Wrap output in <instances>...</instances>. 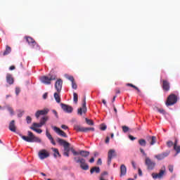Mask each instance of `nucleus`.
I'll list each match as a JSON object with an SVG mask.
<instances>
[{
    "label": "nucleus",
    "instance_id": "obj_1",
    "mask_svg": "<svg viewBox=\"0 0 180 180\" xmlns=\"http://www.w3.org/2000/svg\"><path fill=\"white\" fill-rule=\"evenodd\" d=\"M28 136H21V138L25 141H27V143H41V139L40 138L34 136L33 134V132L28 131Z\"/></svg>",
    "mask_w": 180,
    "mask_h": 180
},
{
    "label": "nucleus",
    "instance_id": "obj_2",
    "mask_svg": "<svg viewBox=\"0 0 180 180\" xmlns=\"http://www.w3.org/2000/svg\"><path fill=\"white\" fill-rule=\"evenodd\" d=\"M39 79L44 85H51V81H56L57 79V76L49 74L48 76H41Z\"/></svg>",
    "mask_w": 180,
    "mask_h": 180
},
{
    "label": "nucleus",
    "instance_id": "obj_3",
    "mask_svg": "<svg viewBox=\"0 0 180 180\" xmlns=\"http://www.w3.org/2000/svg\"><path fill=\"white\" fill-rule=\"evenodd\" d=\"M74 160L77 164L80 165V168H82L83 171H88V169H89V165H88V163H86V160L84 158L75 157L74 158Z\"/></svg>",
    "mask_w": 180,
    "mask_h": 180
},
{
    "label": "nucleus",
    "instance_id": "obj_4",
    "mask_svg": "<svg viewBox=\"0 0 180 180\" xmlns=\"http://www.w3.org/2000/svg\"><path fill=\"white\" fill-rule=\"evenodd\" d=\"M178 102V97L175 94H170L167 99L165 103L167 106H172V105H175Z\"/></svg>",
    "mask_w": 180,
    "mask_h": 180
},
{
    "label": "nucleus",
    "instance_id": "obj_5",
    "mask_svg": "<svg viewBox=\"0 0 180 180\" xmlns=\"http://www.w3.org/2000/svg\"><path fill=\"white\" fill-rule=\"evenodd\" d=\"M86 108V98L84 97L82 101V107L77 109V115L79 116H82V115H85L87 112Z\"/></svg>",
    "mask_w": 180,
    "mask_h": 180
},
{
    "label": "nucleus",
    "instance_id": "obj_6",
    "mask_svg": "<svg viewBox=\"0 0 180 180\" xmlns=\"http://www.w3.org/2000/svg\"><path fill=\"white\" fill-rule=\"evenodd\" d=\"M25 39L32 49H40L37 42L32 37H25Z\"/></svg>",
    "mask_w": 180,
    "mask_h": 180
},
{
    "label": "nucleus",
    "instance_id": "obj_7",
    "mask_svg": "<svg viewBox=\"0 0 180 180\" xmlns=\"http://www.w3.org/2000/svg\"><path fill=\"white\" fill-rule=\"evenodd\" d=\"M74 129L76 130V131H83V133H88V131H95V128L94 127H84L79 125H75Z\"/></svg>",
    "mask_w": 180,
    "mask_h": 180
},
{
    "label": "nucleus",
    "instance_id": "obj_8",
    "mask_svg": "<svg viewBox=\"0 0 180 180\" xmlns=\"http://www.w3.org/2000/svg\"><path fill=\"white\" fill-rule=\"evenodd\" d=\"M164 174H165V166L162 167L158 174L153 173L152 177L153 179H161L164 176Z\"/></svg>",
    "mask_w": 180,
    "mask_h": 180
},
{
    "label": "nucleus",
    "instance_id": "obj_9",
    "mask_svg": "<svg viewBox=\"0 0 180 180\" xmlns=\"http://www.w3.org/2000/svg\"><path fill=\"white\" fill-rule=\"evenodd\" d=\"M38 156L40 158V160H45V158H49L50 157V153L47 150L42 149L39 151Z\"/></svg>",
    "mask_w": 180,
    "mask_h": 180
},
{
    "label": "nucleus",
    "instance_id": "obj_10",
    "mask_svg": "<svg viewBox=\"0 0 180 180\" xmlns=\"http://www.w3.org/2000/svg\"><path fill=\"white\" fill-rule=\"evenodd\" d=\"M72 153L73 155H81L84 158H86V157L89 156V151H86V150H79V152H77L75 150L72 149Z\"/></svg>",
    "mask_w": 180,
    "mask_h": 180
},
{
    "label": "nucleus",
    "instance_id": "obj_11",
    "mask_svg": "<svg viewBox=\"0 0 180 180\" xmlns=\"http://www.w3.org/2000/svg\"><path fill=\"white\" fill-rule=\"evenodd\" d=\"M145 164L148 167V169L153 170L155 167V162H153L148 157L146 158Z\"/></svg>",
    "mask_w": 180,
    "mask_h": 180
},
{
    "label": "nucleus",
    "instance_id": "obj_12",
    "mask_svg": "<svg viewBox=\"0 0 180 180\" xmlns=\"http://www.w3.org/2000/svg\"><path fill=\"white\" fill-rule=\"evenodd\" d=\"M60 106L63 110L66 113H72V110H74V108H72L71 105H68L63 103H60Z\"/></svg>",
    "mask_w": 180,
    "mask_h": 180
},
{
    "label": "nucleus",
    "instance_id": "obj_13",
    "mask_svg": "<svg viewBox=\"0 0 180 180\" xmlns=\"http://www.w3.org/2000/svg\"><path fill=\"white\" fill-rule=\"evenodd\" d=\"M116 151L113 149H110L108 151V165H110V163L112 162V158H113V157H116Z\"/></svg>",
    "mask_w": 180,
    "mask_h": 180
},
{
    "label": "nucleus",
    "instance_id": "obj_14",
    "mask_svg": "<svg viewBox=\"0 0 180 180\" xmlns=\"http://www.w3.org/2000/svg\"><path fill=\"white\" fill-rule=\"evenodd\" d=\"M52 129L54 130V131H56V133H57V134H58V136H60L61 137H65V139H67V137H68L67 134H65L64 131L60 129V128L57 127H52Z\"/></svg>",
    "mask_w": 180,
    "mask_h": 180
},
{
    "label": "nucleus",
    "instance_id": "obj_15",
    "mask_svg": "<svg viewBox=\"0 0 180 180\" xmlns=\"http://www.w3.org/2000/svg\"><path fill=\"white\" fill-rule=\"evenodd\" d=\"M49 111L50 110H49V108H44V110H37L35 113V117H37V119H39L40 116H44V115H47Z\"/></svg>",
    "mask_w": 180,
    "mask_h": 180
},
{
    "label": "nucleus",
    "instance_id": "obj_16",
    "mask_svg": "<svg viewBox=\"0 0 180 180\" xmlns=\"http://www.w3.org/2000/svg\"><path fill=\"white\" fill-rule=\"evenodd\" d=\"M55 88L58 94L61 92L63 89V79H59L55 83Z\"/></svg>",
    "mask_w": 180,
    "mask_h": 180
},
{
    "label": "nucleus",
    "instance_id": "obj_17",
    "mask_svg": "<svg viewBox=\"0 0 180 180\" xmlns=\"http://www.w3.org/2000/svg\"><path fill=\"white\" fill-rule=\"evenodd\" d=\"M146 140L150 146H154L155 143H157V137L154 136H147Z\"/></svg>",
    "mask_w": 180,
    "mask_h": 180
},
{
    "label": "nucleus",
    "instance_id": "obj_18",
    "mask_svg": "<svg viewBox=\"0 0 180 180\" xmlns=\"http://www.w3.org/2000/svg\"><path fill=\"white\" fill-rule=\"evenodd\" d=\"M6 81L8 85H13V82H15L13 77H12V75L9 73H8L6 76Z\"/></svg>",
    "mask_w": 180,
    "mask_h": 180
},
{
    "label": "nucleus",
    "instance_id": "obj_19",
    "mask_svg": "<svg viewBox=\"0 0 180 180\" xmlns=\"http://www.w3.org/2000/svg\"><path fill=\"white\" fill-rule=\"evenodd\" d=\"M162 89L163 91H165L166 92H168L169 91V82L167 80H162Z\"/></svg>",
    "mask_w": 180,
    "mask_h": 180
},
{
    "label": "nucleus",
    "instance_id": "obj_20",
    "mask_svg": "<svg viewBox=\"0 0 180 180\" xmlns=\"http://www.w3.org/2000/svg\"><path fill=\"white\" fill-rule=\"evenodd\" d=\"M57 143L60 144V146H63V147L65 146H70V143L67 142L65 140L62 139L60 138H57L56 139Z\"/></svg>",
    "mask_w": 180,
    "mask_h": 180
},
{
    "label": "nucleus",
    "instance_id": "obj_21",
    "mask_svg": "<svg viewBox=\"0 0 180 180\" xmlns=\"http://www.w3.org/2000/svg\"><path fill=\"white\" fill-rule=\"evenodd\" d=\"M57 143L60 144V146H63V147L65 146H70V143L67 142L65 140L62 139L60 138H57L56 139Z\"/></svg>",
    "mask_w": 180,
    "mask_h": 180
},
{
    "label": "nucleus",
    "instance_id": "obj_22",
    "mask_svg": "<svg viewBox=\"0 0 180 180\" xmlns=\"http://www.w3.org/2000/svg\"><path fill=\"white\" fill-rule=\"evenodd\" d=\"M8 129L11 131H13V133L16 131V125L15 124V120H13L10 122Z\"/></svg>",
    "mask_w": 180,
    "mask_h": 180
},
{
    "label": "nucleus",
    "instance_id": "obj_23",
    "mask_svg": "<svg viewBox=\"0 0 180 180\" xmlns=\"http://www.w3.org/2000/svg\"><path fill=\"white\" fill-rule=\"evenodd\" d=\"M127 172V168L126 167V165H121L120 166V176H124Z\"/></svg>",
    "mask_w": 180,
    "mask_h": 180
},
{
    "label": "nucleus",
    "instance_id": "obj_24",
    "mask_svg": "<svg viewBox=\"0 0 180 180\" xmlns=\"http://www.w3.org/2000/svg\"><path fill=\"white\" fill-rule=\"evenodd\" d=\"M46 136L49 139V140H50L51 144L56 146V141H54V139L53 138V136H51V134L49 132V129H46Z\"/></svg>",
    "mask_w": 180,
    "mask_h": 180
},
{
    "label": "nucleus",
    "instance_id": "obj_25",
    "mask_svg": "<svg viewBox=\"0 0 180 180\" xmlns=\"http://www.w3.org/2000/svg\"><path fill=\"white\" fill-rule=\"evenodd\" d=\"M173 148H174V150H176V154H179V153H180V146H178V139H176V138H175Z\"/></svg>",
    "mask_w": 180,
    "mask_h": 180
},
{
    "label": "nucleus",
    "instance_id": "obj_26",
    "mask_svg": "<svg viewBox=\"0 0 180 180\" xmlns=\"http://www.w3.org/2000/svg\"><path fill=\"white\" fill-rule=\"evenodd\" d=\"M52 150L53 151V157L55 158H57V157H61V155H60V152L58 151V149L56 148H52Z\"/></svg>",
    "mask_w": 180,
    "mask_h": 180
},
{
    "label": "nucleus",
    "instance_id": "obj_27",
    "mask_svg": "<svg viewBox=\"0 0 180 180\" xmlns=\"http://www.w3.org/2000/svg\"><path fill=\"white\" fill-rule=\"evenodd\" d=\"M94 172H95L96 174H99V172H101V169L98 167H94L91 169L90 173L93 174Z\"/></svg>",
    "mask_w": 180,
    "mask_h": 180
},
{
    "label": "nucleus",
    "instance_id": "obj_28",
    "mask_svg": "<svg viewBox=\"0 0 180 180\" xmlns=\"http://www.w3.org/2000/svg\"><path fill=\"white\" fill-rule=\"evenodd\" d=\"M11 51H12V49L9 46L6 45V50L4 51L3 56H8V54H9Z\"/></svg>",
    "mask_w": 180,
    "mask_h": 180
},
{
    "label": "nucleus",
    "instance_id": "obj_29",
    "mask_svg": "<svg viewBox=\"0 0 180 180\" xmlns=\"http://www.w3.org/2000/svg\"><path fill=\"white\" fill-rule=\"evenodd\" d=\"M47 120H49V117L47 116H44V117H42L40 120V124L42 125V126H44V124H46V122H47Z\"/></svg>",
    "mask_w": 180,
    "mask_h": 180
},
{
    "label": "nucleus",
    "instance_id": "obj_30",
    "mask_svg": "<svg viewBox=\"0 0 180 180\" xmlns=\"http://www.w3.org/2000/svg\"><path fill=\"white\" fill-rule=\"evenodd\" d=\"M139 144H140L142 147H146V146H147V141L145 139H141L139 140Z\"/></svg>",
    "mask_w": 180,
    "mask_h": 180
},
{
    "label": "nucleus",
    "instance_id": "obj_31",
    "mask_svg": "<svg viewBox=\"0 0 180 180\" xmlns=\"http://www.w3.org/2000/svg\"><path fill=\"white\" fill-rule=\"evenodd\" d=\"M54 98H55L57 103H60V102H61V98L60 97L58 92L54 94Z\"/></svg>",
    "mask_w": 180,
    "mask_h": 180
},
{
    "label": "nucleus",
    "instance_id": "obj_32",
    "mask_svg": "<svg viewBox=\"0 0 180 180\" xmlns=\"http://www.w3.org/2000/svg\"><path fill=\"white\" fill-rule=\"evenodd\" d=\"M127 86H131V88H134L139 94H140V92H141V91H140L139 89L137 86H136L135 85H134L132 84L128 83V84H127Z\"/></svg>",
    "mask_w": 180,
    "mask_h": 180
},
{
    "label": "nucleus",
    "instance_id": "obj_33",
    "mask_svg": "<svg viewBox=\"0 0 180 180\" xmlns=\"http://www.w3.org/2000/svg\"><path fill=\"white\" fill-rule=\"evenodd\" d=\"M155 158H156V159L159 160H164V158H165L162 153L155 155Z\"/></svg>",
    "mask_w": 180,
    "mask_h": 180
},
{
    "label": "nucleus",
    "instance_id": "obj_34",
    "mask_svg": "<svg viewBox=\"0 0 180 180\" xmlns=\"http://www.w3.org/2000/svg\"><path fill=\"white\" fill-rule=\"evenodd\" d=\"M42 124L39 122V123H37V122H34L32 124V127H34V129H37V127H42Z\"/></svg>",
    "mask_w": 180,
    "mask_h": 180
},
{
    "label": "nucleus",
    "instance_id": "obj_35",
    "mask_svg": "<svg viewBox=\"0 0 180 180\" xmlns=\"http://www.w3.org/2000/svg\"><path fill=\"white\" fill-rule=\"evenodd\" d=\"M31 130H33L34 131H36V133H38L39 134H41V133H43V131L40 129L34 128V127H30Z\"/></svg>",
    "mask_w": 180,
    "mask_h": 180
},
{
    "label": "nucleus",
    "instance_id": "obj_36",
    "mask_svg": "<svg viewBox=\"0 0 180 180\" xmlns=\"http://www.w3.org/2000/svg\"><path fill=\"white\" fill-rule=\"evenodd\" d=\"M85 120H86V123H87L89 124V126H94V121L92 120H89L88 118H86Z\"/></svg>",
    "mask_w": 180,
    "mask_h": 180
},
{
    "label": "nucleus",
    "instance_id": "obj_37",
    "mask_svg": "<svg viewBox=\"0 0 180 180\" xmlns=\"http://www.w3.org/2000/svg\"><path fill=\"white\" fill-rule=\"evenodd\" d=\"M73 101L75 103H78V94L77 93H73Z\"/></svg>",
    "mask_w": 180,
    "mask_h": 180
},
{
    "label": "nucleus",
    "instance_id": "obj_38",
    "mask_svg": "<svg viewBox=\"0 0 180 180\" xmlns=\"http://www.w3.org/2000/svg\"><path fill=\"white\" fill-rule=\"evenodd\" d=\"M65 77L67 78V79H69V81H70L71 82H73L74 81H75V79H74V77L72 76L65 75Z\"/></svg>",
    "mask_w": 180,
    "mask_h": 180
},
{
    "label": "nucleus",
    "instance_id": "obj_39",
    "mask_svg": "<svg viewBox=\"0 0 180 180\" xmlns=\"http://www.w3.org/2000/svg\"><path fill=\"white\" fill-rule=\"evenodd\" d=\"M166 144L169 148H171V147L174 146V142H172V141H168Z\"/></svg>",
    "mask_w": 180,
    "mask_h": 180
},
{
    "label": "nucleus",
    "instance_id": "obj_40",
    "mask_svg": "<svg viewBox=\"0 0 180 180\" xmlns=\"http://www.w3.org/2000/svg\"><path fill=\"white\" fill-rule=\"evenodd\" d=\"M72 88L73 89H77V88H78V86L77 85V83L75 82V80L72 82Z\"/></svg>",
    "mask_w": 180,
    "mask_h": 180
},
{
    "label": "nucleus",
    "instance_id": "obj_41",
    "mask_svg": "<svg viewBox=\"0 0 180 180\" xmlns=\"http://www.w3.org/2000/svg\"><path fill=\"white\" fill-rule=\"evenodd\" d=\"M129 127L122 126V131H124V133H127V131H129Z\"/></svg>",
    "mask_w": 180,
    "mask_h": 180
},
{
    "label": "nucleus",
    "instance_id": "obj_42",
    "mask_svg": "<svg viewBox=\"0 0 180 180\" xmlns=\"http://www.w3.org/2000/svg\"><path fill=\"white\" fill-rule=\"evenodd\" d=\"M170 153H171V151L167 150L166 152H163L162 154L163 155V157L165 158L168 157V155H169Z\"/></svg>",
    "mask_w": 180,
    "mask_h": 180
},
{
    "label": "nucleus",
    "instance_id": "obj_43",
    "mask_svg": "<svg viewBox=\"0 0 180 180\" xmlns=\"http://www.w3.org/2000/svg\"><path fill=\"white\" fill-rule=\"evenodd\" d=\"M158 112L162 115H165V110L162 108H158Z\"/></svg>",
    "mask_w": 180,
    "mask_h": 180
},
{
    "label": "nucleus",
    "instance_id": "obj_44",
    "mask_svg": "<svg viewBox=\"0 0 180 180\" xmlns=\"http://www.w3.org/2000/svg\"><path fill=\"white\" fill-rule=\"evenodd\" d=\"M64 147V152H70V145H66Z\"/></svg>",
    "mask_w": 180,
    "mask_h": 180
},
{
    "label": "nucleus",
    "instance_id": "obj_45",
    "mask_svg": "<svg viewBox=\"0 0 180 180\" xmlns=\"http://www.w3.org/2000/svg\"><path fill=\"white\" fill-rule=\"evenodd\" d=\"M7 110H8V112L11 113V115H13V108L8 106V107H7Z\"/></svg>",
    "mask_w": 180,
    "mask_h": 180
},
{
    "label": "nucleus",
    "instance_id": "obj_46",
    "mask_svg": "<svg viewBox=\"0 0 180 180\" xmlns=\"http://www.w3.org/2000/svg\"><path fill=\"white\" fill-rule=\"evenodd\" d=\"M27 123L29 124L32 123V117L30 116H27L26 117Z\"/></svg>",
    "mask_w": 180,
    "mask_h": 180
},
{
    "label": "nucleus",
    "instance_id": "obj_47",
    "mask_svg": "<svg viewBox=\"0 0 180 180\" xmlns=\"http://www.w3.org/2000/svg\"><path fill=\"white\" fill-rule=\"evenodd\" d=\"M168 169H169V172H174V165H169L168 166Z\"/></svg>",
    "mask_w": 180,
    "mask_h": 180
},
{
    "label": "nucleus",
    "instance_id": "obj_48",
    "mask_svg": "<svg viewBox=\"0 0 180 180\" xmlns=\"http://www.w3.org/2000/svg\"><path fill=\"white\" fill-rule=\"evenodd\" d=\"M140 151H141V154H143V155H144V157H146V158H147V153H146V152H144V150L143 148H140Z\"/></svg>",
    "mask_w": 180,
    "mask_h": 180
},
{
    "label": "nucleus",
    "instance_id": "obj_49",
    "mask_svg": "<svg viewBox=\"0 0 180 180\" xmlns=\"http://www.w3.org/2000/svg\"><path fill=\"white\" fill-rule=\"evenodd\" d=\"M100 129H101V130H103V131H105V130H106V129H107V127L105 124H102L101 126Z\"/></svg>",
    "mask_w": 180,
    "mask_h": 180
},
{
    "label": "nucleus",
    "instance_id": "obj_50",
    "mask_svg": "<svg viewBox=\"0 0 180 180\" xmlns=\"http://www.w3.org/2000/svg\"><path fill=\"white\" fill-rule=\"evenodd\" d=\"M15 94H16V95H19V94H20V89L16 87L15 88Z\"/></svg>",
    "mask_w": 180,
    "mask_h": 180
},
{
    "label": "nucleus",
    "instance_id": "obj_51",
    "mask_svg": "<svg viewBox=\"0 0 180 180\" xmlns=\"http://www.w3.org/2000/svg\"><path fill=\"white\" fill-rule=\"evenodd\" d=\"M138 174L139 175V176H143V172L141 171V169H138Z\"/></svg>",
    "mask_w": 180,
    "mask_h": 180
},
{
    "label": "nucleus",
    "instance_id": "obj_52",
    "mask_svg": "<svg viewBox=\"0 0 180 180\" xmlns=\"http://www.w3.org/2000/svg\"><path fill=\"white\" fill-rule=\"evenodd\" d=\"M110 140V138L109 136H107L106 139H105V143L106 144H109Z\"/></svg>",
    "mask_w": 180,
    "mask_h": 180
},
{
    "label": "nucleus",
    "instance_id": "obj_53",
    "mask_svg": "<svg viewBox=\"0 0 180 180\" xmlns=\"http://www.w3.org/2000/svg\"><path fill=\"white\" fill-rule=\"evenodd\" d=\"M24 112L20 111L19 113L18 114V117H22L23 116Z\"/></svg>",
    "mask_w": 180,
    "mask_h": 180
},
{
    "label": "nucleus",
    "instance_id": "obj_54",
    "mask_svg": "<svg viewBox=\"0 0 180 180\" xmlns=\"http://www.w3.org/2000/svg\"><path fill=\"white\" fill-rule=\"evenodd\" d=\"M61 129H63V130H67L68 129V127L65 124L61 125Z\"/></svg>",
    "mask_w": 180,
    "mask_h": 180
},
{
    "label": "nucleus",
    "instance_id": "obj_55",
    "mask_svg": "<svg viewBox=\"0 0 180 180\" xmlns=\"http://www.w3.org/2000/svg\"><path fill=\"white\" fill-rule=\"evenodd\" d=\"M53 113L55 115L56 117H58V113L56 110H52Z\"/></svg>",
    "mask_w": 180,
    "mask_h": 180
},
{
    "label": "nucleus",
    "instance_id": "obj_56",
    "mask_svg": "<svg viewBox=\"0 0 180 180\" xmlns=\"http://www.w3.org/2000/svg\"><path fill=\"white\" fill-rule=\"evenodd\" d=\"M97 164L98 165H102V159L101 158H99L97 161Z\"/></svg>",
    "mask_w": 180,
    "mask_h": 180
},
{
    "label": "nucleus",
    "instance_id": "obj_57",
    "mask_svg": "<svg viewBox=\"0 0 180 180\" xmlns=\"http://www.w3.org/2000/svg\"><path fill=\"white\" fill-rule=\"evenodd\" d=\"M63 155H65V157H70V152H64Z\"/></svg>",
    "mask_w": 180,
    "mask_h": 180
},
{
    "label": "nucleus",
    "instance_id": "obj_58",
    "mask_svg": "<svg viewBox=\"0 0 180 180\" xmlns=\"http://www.w3.org/2000/svg\"><path fill=\"white\" fill-rule=\"evenodd\" d=\"M131 165L133 168L136 169V162L134 161H131Z\"/></svg>",
    "mask_w": 180,
    "mask_h": 180
},
{
    "label": "nucleus",
    "instance_id": "obj_59",
    "mask_svg": "<svg viewBox=\"0 0 180 180\" xmlns=\"http://www.w3.org/2000/svg\"><path fill=\"white\" fill-rule=\"evenodd\" d=\"M129 139H130L132 141H134V140H136V137H134V136H131V135H129Z\"/></svg>",
    "mask_w": 180,
    "mask_h": 180
},
{
    "label": "nucleus",
    "instance_id": "obj_60",
    "mask_svg": "<svg viewBox=\"0 0 180 180\" xmlns=\"http://www.w3.org/2000/svg\"><path fill=\"white\" fill-rule=\"evenodd\" d=\"M15 68H16L15 67V65H11V66L9 68V70H10V71H13V70H15Z\"/></svg>",
    "mask_w": 180,
    "mask_h": 180
},
{
    "label": "nucleus",
    "instance_id": "obj_61",
    "mask_svg": "<svg viewBox=\"0 0 180 180\" xmlns=\"http://www.w3.org/2000/svg\"><path fill=\"white\" fill-rule=\"evenodd\" d=\"M89 162L91 164H92L93 162H95V158H91L90 160H89Z\"/></svg>",
    "mask_w": 180,
    "mask_h": 180
},
{
    "label": "nucleus",
    "instance_id": "obj_62",
    "mask_svg": "<svg viewBox=\"0 0 180 180\" xmlns=\"http://www.w3.org/2000/svg\"><path fill=\"white\" fill-rule=\"evenodd\" d=\"M49 96V94L47 93H45L44 95H43V99H47V96Z\"/></svg>",
    "mask_w": 180,
    "mask_h": 180
},
{
    "label": "nucleus",
    "instance_id": "obj_63",
    "mask_svg": "<svg viewBox=\"0 0 180 180\" xmlns=\"http://www.w3.org/2000/svg\"><path fill=\"white\" fill-rule=\"evenodd\" d=\"M105 175H108V173H107V172H104L102 174H101V178H103V176H105Z\"/></svg>",
    "mask_w": 180,
    "mask_h": 180
},
{
    "label": "nucleus",
    "instance_id": "obj_64",
    "mask_svg": "<svg viewBox=\"0 0 180 180\" xmlns=\"http://www.w3.org/2000/svg\"><path fill=\"white\" fill-rule=\"evenodd\" d=\"M115 94H120V89H115Z\"/></svg>",
    "mask_w": 180,
    "mask_h": 180
}]
</instances>
